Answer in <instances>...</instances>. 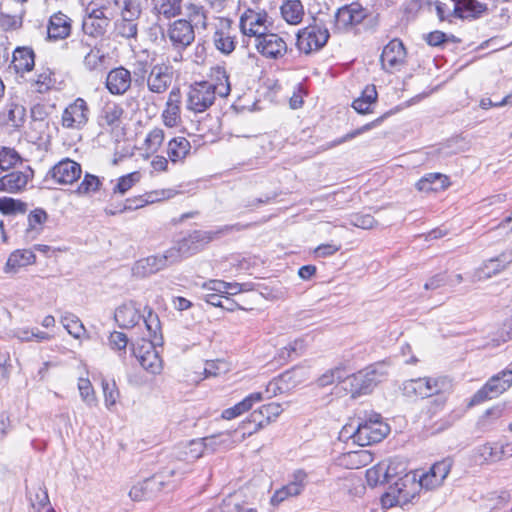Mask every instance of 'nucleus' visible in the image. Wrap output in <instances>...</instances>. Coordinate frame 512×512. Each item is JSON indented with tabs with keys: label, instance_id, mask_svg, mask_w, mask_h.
I'll return each mask as SVG.
<instances>
[{
	"label": "nucleus",
	"instance_id": "f257e3e1",
	"mask_svg": "<svg viewBox=\"0 0 512 512\" xmlns=\"http://www.w3.org/2000/svg\"><path fill=\"white\" fill-rule=\"evenodd\" d=\"M217 80L219 83L210 81L196 82L187 94V109L195 113L206 111L215 101L216 95L226 97L230 93V83L224 69L218 68Z\"/></svg>",
	"mask_w": 512,
	"mask_h": 512
},
{
	"label": "nucleus",
	"instance_id": "f03ea898",
	"mask_svg": "<svg viewBox=\"0 0 512 512\" xmlns=\"http://www.w3.org/2000/svg\"><path fill=\"white\" fill-rule=\"evenodd\" d=\"M384 472L388 482H395L389 486L388 491L382 496L381 503L384 508L404 506L410 501L412 495L406 490V482L409 481L405 462L399 459H391L384 462Z\"/></svg>",
	"mask_w": 512,
	"mask_h": 512
},
{
	"label": "nucleus",
	"instance_id": "7ed1b4c3",
	"mask_svg": "<svg viewBox=\"0 0 512 512\" xmlns=\"http://www.w3.org/2000/svg\"><path fill=\"white\" fill-rule=\"evenodd\" d=\"M176 474L183 473L180 472L179 466L172 463L154 474L152 477L134 485L129 491V496L134 501L152 498L156 493L169 484L168 478L173 477Z\"/></svg>",
	"mask_w": 512,
	"mask_h": 512
},
{
	"label": "nucleus",
	"instance_id": "20e7f679",
	"mask_svg": "<svg viewBox=\"0 0 512 512\" xmlns=\"http://www.w3.org/2000/svg\"><path fill=\"white\" fill-rule=\"evenodd\" d=\"M389 426L382 421L381 415L374 413L367 419L357 422L352 437L359 446H368L383 440L389 433Z\"/></svg>",
	"mask_w": 512,
	"mask_h": 512
},
{
	"label": "nucleus",
	"instance_id": "39448f33",
	"mask_svg": "<svg viewBox=\"0 0 512 512\" xmlns=\"http://www.w3.org/2000/svg\"><path fill=\"white\" fill-rule=\"evenodd\" d=\"M217 234L218 232L202 230H195L188 234L177 243V246L169 249L174 252L175 263L201 251Z\"/></svg>",
	"mask_w": 512,
	"mask_h": 512
},
{
	"label": "nucleus",
	"instance_id": "423d86ee",
	"mask_svg": "<svg viewBox=\"0 0 512 512\" xmlns=\"http://www.w3.org/2000/svg\"><path fill=\"white\" fill-rule=\"evenodd\" d=\"M512 386V370L505 369L492 376L471 398L470 405H477L498 397Z\"/></svg>",
	"mask_w": 512,
	"mask_h": 512
},
{
	"label": "nucleus",
	"instance_id": "0eeeda50",
	"mask_svg": "<svg viewBox=\"0 0 512 512\" xmlns=\"http://www.w3.org/2000/svg\"><path fill=\"white\" fill-rule=\"evenodd\" d=\"M194 26L186 19H176L170 22L161 34L168 39L172 47L181 52L189 47L195 40Z\"/></svg>",
	"mask_w": 512,
	"mask_h": 512
},
{
	"label": "nucleus",
	"instance_id": "6e6552de",
	"mask_svg": "<svg viewBox=\"0 0 512 512\" xmlns=\"http://www.w3.org/2000/svg\"><path fill=\"white\" fill-rule=\"evenodd\" d=\"M329 36L326 27L319 24L308 25L298 31L296 45L300 52L311 54L323 48Z\"/></svg>",
	"mask_w": 512,
	"mask_h": 512
},
{
	"label": "nucleus",
	"instance_id": "1a4fd4ad",
	"mask_svg": "<svg viewBox=\"0 0 512 512\" xmlns=\"http://www.w3.org/2000/svg\"><path fill=\"white\" fill-rule=\"evenodd\" d=\"M379 382L380 375L377 371L372 368H367L355 374L347 375L343 387L355 398L370 393Z\"/></svg>",
	"mask_w": 512,
	"mask_h": 512
},
{
	"label": "nucleus",
	"instance_id": "9d476101",
	"mask_svg": "<svg viewBox=\"0 0 512 512\" xmlns=\"http://www.w3.org/2000/svg\"><path fill=\"white\" fill-rule=\"evenodd\" d=\"M174 252L166 250L162 255H152L138 260L132 267V273L138 278H145L175 263Z\"/></svg>",
	"mask_w": 512,
	"mask_h": 512
},
{
	"label": "nucleus",
	"instance_id": "9b49d317",
	"mask_svg": "<svg viewBox=\"0 0 512 512\" xmlns=\"http://www.w3.org/2000/svg\"><path fill=\"white\" fill-rule=\"evenodd\" d=\"M268 14L266 11L247 9L240 17V29L244 35L260 38L268 32Z\"/></svg>",
	"mask_w": 512,
	"mask_h": 512
},
{
	"label": "nucleus",
	"instance_id": "f8f14e48",
	"mask_svg": "<svg viewBox=\"0 0 512 512\" xmlns=\"http://www.w3.org/2000/svg\"><path fill=\"white\" fill-rule=\"evenodd\" d=\"M82 174V168L79 163L64 158L56 163L46 174L45 180H53L57 184L68 185L77 181Z\"/></svg>",
	"mask_w": 512,
	"mask_h": 512
},
{
	"label": "nucleus",
	"instance_id": "ddd939ff",
	"mask_svg": "<svg viewBox=\"0 0 512 512\" xmlns=\"http://www.w3.org/2000/svg\"><path fill=\"white\" fill-rule=\"evenodd\" d=\"M89 119V107L83 98L75 99L63 111L61 124L66 129H82Z\"/></svg>",
	"mask_w": 512,
	"mask_h": 512
},
{
	"label": "nucleus",
	"instance_id": "4468645a",
	"mask_svg": "<svg viewBox=\"0 0 512 512\" xmlns=\"http://www.w3.org/2000/svg\"><path fill=\"white\" fill-rule=\"evenodd\" d=\"M406 60V49L399 39L391 40L382 51L380 62L383 70L388 73L399 71Z\"/></svg>",
	"mask_w": 512,
	"mask_h": 512
},
{
	"label": "nucleus",
	"instance_id": "2eb2a0df",
	"mask_svg": "<svg viewBox=\"0 0 512 512\" xmlns=\"http://www.w3.org/2000/svg\"><path fill=\"white\" fill-rule=\"evenodd\" d=\"M132 352L141 367L148 373L156 375L162 371V359L152 341H143L141 345L133 346Z\"/></svg>",
	"mask_w": 512,
	"mask_h": 512
},
{
	"label": "nucleus",
	"instance_id": "dca6fc26",
	"mask_svg": "<svg viewBox=\"0 0 512 512\" xmlns=\"http://www.w3.org/2000/svg\"><path fill=\"white\" fill-rule=\"evenodd\" d=\"M257 51L269 59H278L287 53V44L285 40L276 33H265L260 38L255 39Z\"/></svg>",
	"mask_w": 512,
	"mask_h": 512
},
{
	"label": "nucleus",
	"instance_id": "f3484780",
	"mask_svg": "<svg viewBox=\"0 0 512 512\" xmlns=\"http://www.w3.org/2000/svg\"><path fill=\"white\" fill-rule=\"evenodd\" d=\"M172 80V67L166 64H156L151 67L146 83L150 92L162 94L170 87Z\"/></svg>",
	"mask_w": 512,
	"mask_h": 512
},
{
	"label": "nucleus",
	"instance_id": "a211bd4d",
	"mask_svg": "<svg viewBox=\"0 0 512 512\" xmlns=\"http://www.w3.org/2000/svg\"><path fill=\"white\" fill-rule=\"evenodd\" d=\"M367 16L361 4L353 2L337 10L335 15L336 27L339 30H348L360 24Z\"/></svg>",
	"mask_w": 512,
	"mask_h": 512
},
{
	"label": "nucleus",
	"instance_id": "6ab92c4d",
	"mask_svg": "<svg viewBox=\"0 0 512 512\" xmlns=\"http://www.w3.org/2000/svg\"><path fill=\"white\" fill-rule=\"evenodd\" d=\"M307 484V474L303 470H297L292 474L290 481L276 490L271 497V504L278 505L289 497L298 496Z\"/></svg>",
	"mask_w": 512,
	"mask_h": 512
},
{
	"label": "nucleus",
	"instance_id": "aec40b11",
	"mask_svg": "<svg viewBox=\"0 0 512 512\" xmlns=\"http://www.w3.org/2000/svg\"><path fill=\"white\" fill-rule=\"evenodd\" d=\"M451 467L452 460L450 458L436 462L427 473L420 477L419 483L421 487L426 489L439 487L450 473Z\"/></svg>",
	"mask_w": 512,
	"mask_h": 512
},
{
	"label": "nucleus",
	"instance_id": "412c9836",
	"mask_svg": "<svg viewBox=\"0 0 512 512\" xmlns=\"http://www.w3.org/2000/svg\"><path fill=\"white\" fill-rule=\"evenodd\" d=\"M132 77L123 66L113 68L106 76L105 86L112 95H124L131 87Z\"/></svg>",
	"mask_w": 512,
	"mask_h": 512
},
{
	"label": "nucleus",
	"instance_id": "4be33fe9",
	"mask_svg": "<svg viewBox=\"0 0 512 512\" xmlns=\"http://www.w3.org/2000/svg\"><path fill=\"white\" fill-rule=\"evenodd\" d=\"M32 177L33 170L30 167H26L24 171H12L0 178V192L18 193Z\"/></svg>",
	"mask_w": 512,
	"mask_h": 512
},
{
	"label": "nucleus",
	"instance_id": "5701e85b",
	"mask_svg": "<svg viewBox=\"0 0 512 512\" xmlns=\"http://www.w3.org/2000/svg\"><path fill=\"white\" fill-rule=\"evenodd\" d=\"M172 196L171 190L151 191L144 195L128 198L125 200L123 207L118 211L120 213L128 210H136L147 204H152Z\"/></svg>",
	"mask_w": 512,
	"mask_h": 512
},
{
	"label": "nucleus",
	"instance_id": "b1692460",
	"mask_svg": "<svg viewBox=\"0 0 512 512\" xmlns=\"http://www.w3.org/2000/svg\"><path fill=\"white\" fill-rule=\"evenodd\" d=\"M282 413L281 405L278 403H269L263 405L257 410H254L249 418L248 422L255 424L254 431H258L260 428L269 424L272 420L277 418Z\"/></svg>",
	"mask_w": 512,
	"mask_h": 512
},
{
	"label": "nucleus",
	"instance_id": "393cba45",
	"mask_svg": "<svg viewBox=\"0 0 512 512\" xmlns=\"http://www.w3.org/2000/svg\"><path fill=\"white\" fill-rule=\"evenodd\" d=\"M49 39L60 40L67 38L71 33V19L62 12L53 14L47 26Z\"/></svg>",
	"mask_w": 512,
	"mask_h": 512
},
{
	"label": "nucleus",
	"instance_id": "a878e982",
	"mask_svg": "<svg viewBox=\"0 0 512 512\" xmlns=\"http://www.w3.org/2000/svg\"><path fill=\"white\" fill-rule=\"evenodd\" d=\"M183 0H153L152 13L160 21H170L182 14Z\"/></svg>",
	"mask_w": 512,
	"mask_h": 512
},
{
	"label": "nucleus",
	"instance_id": "bb28decb",
	"mask_svg": "<svg viewBox=\"0 0 512 512\" xmlns=\"http://www.w3.org/2000/svg\"><path fill=\"white\" fill-rule=\"evenodd\" d=\"M114 319L121 328H132L141 319L139 310L133 302L120 305L114 313Z\"/></svg>",
	"mask_w": 512,
	"mask_h": 512
},
{
	"label": "nucleus",
	"instance_id": "cd10ccee",
	"mask_svg": "<svg viewBox=\"0 0 512 512\" xmlns=\"http://www.w3.org/2000/svg\"><path fill=\"white\" fill-rule=\"evenodd\" d=\"M12 65L17 73L33 70L35 66V53L30 47H17L13 52Z\"/></svg>",
	"mask_w": 512,
	"mask_h": 512
},
{
	"label": "nucleus",
	"instance_id": "c85d7f7f",
	"mask_svg": "<svg viewBox=\"0 0 512 512\" xmlns=\"http://www.w3.org/2000/svg\"><path fill=\"white\" fill-rule=\"evenodd\" d=\"M203 446L200 440L193 439L189 442L180 444L175 452L174 457L177 461L192 463L203 455Z\"/></svg>",
	"mask_w": 512,
	"mask_h": 512
},
{
	"label": "nucleus",
	"instance_id": "c756f323",
	"mask_svg": "<svg viewBox=\"0 0 512 512\" xmlns=\"http://www.w3.org/2000/svg\"><path fill=\"white\" fill-rule=\"evenodd\" d=\"M508 445H500L498 443H486L476 449V455L481 463L497 462L504 457L511 455L506 451Z\"/></svg>",
	"mask_w": 512,
	"mask_h": 512
},
{
	"label": "nucleus",
	"instance_id": "7c9ffc66",
	"mask_svg": "<svg viewBox=\"0 0 512 512\" xmlns=\"http://www.w3.org/2000/svg\"><path fill=\"white\" fill-rule=\"evenodd\" d=\"M124 110L122 106L115 102L104 104L99 116V125L102 127L115 128L120 125Z\"/></svg>",
	"mask_w": 512,
	"mask_h": 512
},
{
	"label": "nucleus",
	"instance_id": "2f4dec72",
	"mask_svg": "<svg viewBox=\"0 0 512 512\" xmlns=\"http://www.w3.org/2000/svg\"><path fill=\"white\" fill-rule=\"evenodd\" d=\"M512 262V252L505 251L495 258L487 260L480 269L479 278H489L506 268Z\"/></svg>",
	"mask_w": 512,
	"mask_h": 512
},
{
	"label": "nucleus",
	"instance_id": "473e14b6",
	"mask_svg": "<svg viewBox=\"0 0 512 512\" xmlns=\"http://www.w3.org/2000/svg\"><path fill=\"white\" fill-rule=\"evenodd\" d=\"M282 18L290 25H298L305 15L304 6L300 0H285L281 7Z\"/></svg>",
	"mask_w": 512,
	"mask_h": 512
},
{
	"label": "nucleus",
	"instance_id": "72a5a7b5",
	"mask_svg": "<svg viewBox=\"0 0 512 512\" xmlns=\"http://www.w3.org/2000/svg\"><path fill=\"white\" fill-rule=\"evenodd\" d=\"M449 185L448 177L441 173L426 174L416 183L417 189L424 192L444 190Z\"/></svg>",
	"mask_w": 512,
	"mask_h": 512
},
{
	"label": "nucleus",
	"instance_id": "f704fd0d",
	"mask_svg": "<svg viewBox=\"0 0 512 512\" xmlns=\"http://www.w3.org/2000/svg\"><path fill=\"white\" fill-rule=\"evenodd\" d=\"M191 144L185 137H175L168 142L167 155L172 163L182 162L190 153Z\"/></svg>",
	"mask_w": 512,
	"mask_h": 512
},
{
	"label": "nucleus",
	"instance_id": "c9c22d12",
	"mask_svg": "<svg viewBox=\"0 0 512 512\" xmlns=\"http://www.w3.org/2000/svg\"><path fill=\"white\" fill-rule=\"evenodd\" d=\"M263 399L261 392H254L245 397L242 401L235 404L233 407L227 408L222 412V417L226 420L234 419L244 412L250 410L255 403Z\"/></svg>",
	"mask_w": 512,
	"mask_h": 512
},
{
	"label": "nucleus",
	"instance_id": "e433bc0d",
	"mask_svg": "<svg viewBox=\"0 0 512 512\" xmlns=\"http://www.w3.org/2000/svg\"><path fill=\"white\" fill-rule=\"evenodd\" d=\"M35 260L36 256L31 250H16L9 256L5 265V272H17L19 268L33 264Z\"/></svg>",
	"mask_w": 512,
	"mask_h": 512
},
{
	"label": "nucleus",
	"instance_id": "4c0bfd02",
	"mask_svg": "<svg viewBox=\"0 0 512 512\" xmlns=\"http://www.w3.org/2000/svg\"><path fill=\"white\" fill-rule=\"evenodd\" d=\"M120 10V18L129 20H140L143 13V0H113Z\"/></svg>",
	"mask_w": 512,
	"mask_h": 512
},
{
	"label": "nucleus",
	"instance_id": "58836bf2",
	"mask_svg": "<svg viewBox=\"0 0 512 512\" xmlns=\"http://www.w3.org/2000/svg\"><path fill=\"white\" fill-rule=\"evenodd\" d=\"M5 115L10 126L19 129L26 121V108L21 103L11 100L5 106Z\"/></svg>",
	"mask_w": 512,
	"mask_h": 512
},
{
	"label": "nucleus",
	"instance_id": "ea45409f",
	"mask_svg": "<svg viewBox=\"0 0 512 512\" xmlns=\"http://www.w3.org/2000/svg\"><path fill=\"white\" fill-rule=\"evenodd\" d=\"M214 45L223 54H230L236 48V36L229 29H220L214 33Z\"/></svg>",
	"mask_w": 512,
	"mask_h": 512
},
{
	"label": "nucleus",
	"instance_id": "a19ab883",
	"mask_svg": "<svg viewBox=\"0 0 512 512\" xmlns=\"http://www.w3.org/2000/svg\"><path fill=\"white\" fill-rule=\"evenodd\" d=\"M377 91L374 85L367 86L362 95L355 99L352 103V107L360 114H366L371 112V105L377 100Z\"/></svg>",
	"mask_w": 512,
	"mask_h": 512
},
{
	"label": "nucleus",
	"instance_id": "79ce46f5",
	"mask_svg": "<svg viewBox=\"0 0 512 512\" xmlns=\"http://www.w3.org/2000/svg\"><path fill=\"white\" fill-rule=\"evenodd\" d=\"M423 382L424 387L428 391L426 398L436 394L446 393L452 388V383L447 377H423Z\"/></svg>",
	"mask_w": 512,
	"mask_h": 512
},
{
	"label": "nucleus",
	"instance_id": "37998d69",
	"mask_svg": "<svg viewBox=\"0 0 512 512\" xmlns=\"http://www.w3.org/2000/svg\"><path fill=\"white\" fill-rule=\"evenodd\" d=\"M54 73L49 68L42 69L31 82V86L34 87L35 91L40 94H44L51 90L55 85Z\"/></svg>",
	"mask_w": 512,
	"mask_h": 512
},
{
	"label": "nucleus",
	"instance_id": "c03bdc74",
	"mask_svg": "<svg viewBox=\"0 0 512 512\" xmlns=\"http://www.w3.org/2000/svg\"><path fill=\"white\" fill-rule=\"evenodd\" d=\"M458 18H477L487 10V5L477 0H458Z\"/></svg>",
	"mask_w": 512,
	"mask_h": 512
},
{
	"label": "nucleus",
	"instance_id": "a18cd8bd",
	"mask_svg": "<svg viewBox=\"0 0 512 512\" xmlns=\"http://www.w3.org/2000/svg\"><path fill=\"white\" fill-rule=\"evenodd\" d=\"M187 19L194 26V28L207 27V15L204 6L196 3H188L186 6Z\"/></svg>",
	"mask_w": 512,
	"mask_h": 512
},
{
	"label": "nucleus",
	"instance_id": "49530a36",
	"mask_svg": "<svg viewBox=\"0 0 512 512\" xmlns=\"http://www.w3.org/2000/svg\"><path fill=\"white\" fill-rule=\"evenodd\" d=\"M29 499L31 505L37 512H53L47 491L42 487H37L33 491H29Z\"/></svg>",
	"mask_w": 512,
	"mask_h": 512
},
{
	"label": "nucleus",
	"instance_id": "de8ad7c7",
	"mask_svg": "<svg viewBox=\"0 0 512 512\" xmlns=\"http://www.w3.org/2000/svg\"><path fill=\"white\" fill-rule=\"evenodd\" d=\"M110 24V19L98 20L84 17L82 23L83 32L92 37L103 36Z\"/></svg>",
	"mask_w": 512,
	"mask_h": 512
},
{
	"label": "nucleus",
	"instance_id": "09e8293b",
	"mask_svg": "<svg viewBox=\"0 0 512 512\" xmlns=\"http://www.w3.org/2000/svg\"><path fill=\"white\" fill-rule=\"evenodd\" d=\"M60 322L67 330V332L76 339L81 338V336L85 332L84 325L82 324L80 319L72 313H64L61 316Z\"/></svg>",
	"mask_w": 512,
	"mask_h": 512
},
{
	"label": "nucleus",
	"instance_id": "8fccbe9b",
	"mask_svg": "<svg viewBox=\"0 0 512 512\" xmlns=\"http://www.w3.org/2000/svg\"><path fill=\"white\" fill-rule=\"evenodd\" d=\"M139 22L129 18H119L115 22L116 34L125 39H136L138 35Z\"/></svg>",
	"mask_w": 512,
	"mask_h": 512
},
{
	"label": "nucleus",
	"instance_id": "3c124183",
	"mask_svg": "<svg viewBox=\"0 0 512 512\" xmlns=\"http://www.w3.org/2000/svg\"><path fill=\"white\" fill-rule=\"evenodd\" d=\"M435 9L441 21L450 20L451 17L458 18V14L461 11L458 0H449L448 2L436 1Z\"/></svg>",
	"mask_w": 512,
	"mask_h": 512
},
{
	"label": "nucleus",
	"instance_id": "603ef678",
	"mask_svg": "<svg viewBox=\"0 0 512 512\" xmlns=\"http://www.w3.org/2000/svg\"><path fill=\"white\" fill-rule=\"evenodd\" d=\"M203 289H209L231 296L236 295L242 291V284L230 283L222 280H211L204 283Z\"/></svg>",
	"mask_w": 512,
	"mask_h": 512
},
{
	"label": "nucleus",
	"instance_id": "864d4df0",
	"mask_svg": "<svg viewBox=\"0 0 512 512\" xmlns=\"http://www.w3.org/2000/svg\"><path fill=\"white\" fill-rule=\"evenodd\" d=\"M347 372L342 366L335 367L331 370L325 372L318 379L319 386L325 387L335 383L342 382L344 384L345 379L347 378Z\"/></svg>",
	"mask_w": 512,
	"mask_h": 512
},
{
	"label": "nucleus",
	"instance_id": "5fc2aeb1",
	"mask_svg": "<svg viewBox=\"0 0 512 512\" xmlns=\"http://www.w3.org/2000/svg\"><path fill=\"white\" fill-rule=\"evenodd\" d=\"M26 210V203L20 200L10 197L0 198V212L4 215L24 214Z\"/></svg>",
	"mask_w": 512,
	"mask_h": 512
},
{
	"label": "nucleus",
	"instance_id": "6e6d98bb",
	"mask_svg": "<svg viewBox=\"0 0 512 512\" xmlns=\"http://www.w3.org/2000/svg\"><path fill=\"white\" fill-rule=\"evenodd\" d=\"M403 393L408 397L426 398L427 390L424 387L423 378L410 379L403 383Z\"/></svg>",
	"mask_w": 512,
	"mask_h": 512
},
{
	"label": "nucleus",
	"instance_id": "4d7b16f0",
	"mask_svg": "<svg viewBox=\"0 0 512 512\" xmlns=\"http://www.w3.org/2000/svg\"><path fill=\"white\" fill-rule=\"evenodd\" d=\"M139 181H140V173L139 172H132L127 175L121 176L113 188V194L124 195Z\"/></svg>",
	"mask_w": 512,
	"mask_h": 512
},
{
	"label": "nucleus",
	"instance_id": "13d9d810",
	"mask_svg": "<svg viewBox=\"0 0 512 512\" xmlns=\"http://www.w3.org/2000/svg\"><path fill=\"white\" fill-rule=\"evenodd\" d=\"M101 180L98 176L86 173L83 180L78 185L76 192L80 195L89 194L99 190Z\"/></svg>",
	"mask_w": 512,
	"mask_h": 512
},
{
	"label": "nucleus",
	"instance_id": "bf43d9fd",
	"mask_svg": "<svg viewBox=\"0 0 512 512\" xmlns=\"http://www.w3.org/2000/svg\"><path fill=\"white\" fill-rule=\"evenodd\" d=\"M146 315L141 316L143 318L146 328L150 336L156 338L157 333L161 330L160 320L158 315L152 310V308L146 306L144 308Z\"/></svg>",
	"mask_w": 512,
	"mask_h": 512
},
{
	"label": "nucleus",
	"instance_id": "052dcab7",
	"mask_svg": "<svg viewBox=\"0 0 512 512\" xmlns=\"http://www.w3.org/2000/svg\"><path fill=\"white\" fill-rule=\"evenodd\" d=\"M104 62V54L100 49H91L84 57L83 64L89 71H95L102 68Z\"/></svg>",
	"mask_w": 512,
	"mask_h": 512
},
{
	"label": "nucleus",
	"instance_id": "680f3d73",
	"mask_svg": "<svg viewBox=\"0 0 512 512\" xmlns=\"http://www.w3.org/2000/svg\"><path fill=\"white\" fill-rule=\"evenodd\" d=\"M367 482L371 486L378 484L389 483L384 472V462L377 464L376 466L366 471Z\"/></svg>",
	"mask_w": 512,
	"mask_h": 512
},
{
	"label": "nucleus",
	"instance_id": "e2e57ef3",
	"mask_svg": "<svg viewBox=\"0 0 512 512\" xmlns=\"http://www.w3.org/2000/svg\"><path fill=\"white\" fill-rule=\"evenodd\" d=\"M78 389L82 400L88 406L96 405V397L91 385V382L87 378H80L78 381Z\"/></svg>",
	"mask_w": 512,
	"mask_h": 512
},
{
	"label": "nucleus",
	"instance_id": "0e129e2a",
	"mask_svg": "<svg viewBox=\"0 0 512 512\" xmlns=\"http://www.w3.org/2000/svg\"><path fill=\"white\" fill-rule=\"evenodd\" d=\"M21 160L19 154L11 148L3 147L0 150V169L8 170Z\"/></svg>",
	"mask_w": 512,
	"mask_h": 512
},
{
	"label": "nucleus",
	"instance_id": "69168bd1",
	"mask_svg": "<svg viewBox=\"0 0 512 512\" xmlns=\"http://www.w3.org/2000/svg\"><path fill=\"white\" fill-rule=\"evenodd\" d=\"M228 370V363L221 359L207 361L204 367V373L206 377H215L221 374H225L228 372Z\"/></svg>",
	"mask_w": 512,
	"mask_h": 512
},
{
	"label": "nucleus",
	"instance_id": "338daca9",
	"mask_svg": "<svg viewBox=\"0 0 512 512\" xmlns=\"http://www.w3.org/2000/svg\"><path fill=\"white\" fill-rule=\"evenodd\" d=\"M47 220V213L43 209H35L28 215L27 233L39 232L40 227Z\"/></svg>",
	"mask_w": 512,
	"mask_h": 512
},
{
	"label": "nucleus",
	"instance_id": "774afa93",
	"mask_svg": "<svg viewBox=\"0 0 512 512\" xmlns=\"http://www.w3.org/2000/svg\"><path fill=\"white\" fill-rule=\"evenodd\" d=\"M222 508L224 512H258L254 508L241 506L236 494L229 495L225 498L223 500Z\"/></svg>",
	"mask_w": 512,
	"mask_h": 512
}]
</instances>
